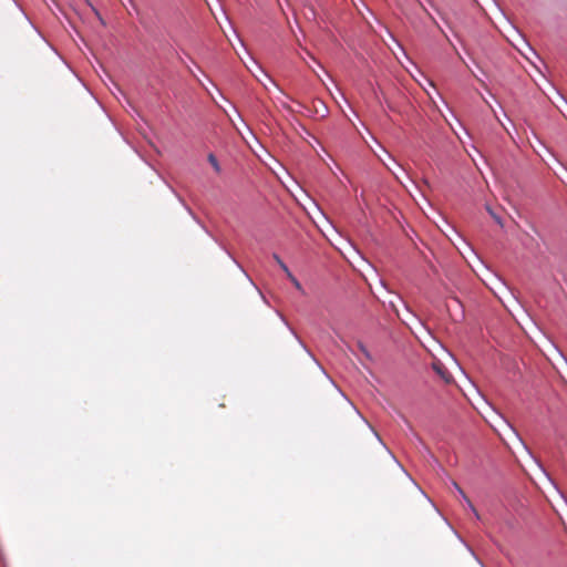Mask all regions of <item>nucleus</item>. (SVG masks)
I'll return each instance as SVG.
<instances>
[{
  "label": "nucleus",
  "instance_id": "nucleus-1",
  "mask_svg": "<svg viewBox=\"0 0 567 567\" xmlns=\"http://www.w3.org/2000/svg\"><path fill=\"white\" fill-rule=\"evenodd\" d=\"M247 69L251 72V74L256 78V80L264 85L265 89L268 90V83H270L274 86H276L277 89H279V85L267 73H265L259 66H258V69H259L260 74L262 75V78H260L258 74H256L248 66H247Z\"/></svg>",
  "mask_w": 567,
  "mask_h": 567
},
{
  "label": "nucleus",
  "instance_id": "nucleus-2",
  "mask_svg": "<svg viewBox=\"0 0 567 567\" xmlns=\"http://www.w3.org/2000/svg\"><path fill=\"white\" fill-rule=\"evenodd\" d=\"M291 196L295 198V200L305 209L307 210V205H306V202L311 204L313 207H316V205L311 202V199L309 198V196L303 193L302 190H300V194H295V193H291Z\"/></svg>",
  "mask_w": 567,
  "mask_h": 567
},
{
  "label": "nucleus",
  "instance_id": "nucleus-3",
  "mask_svg": "<svg viewBox=\"0 0 567 567\" xmlns=\"http://www.w3.org/2000/svg\"><path fill=\"white\" fill-rule=\"evenodd\" d=\"M433 369L436 371V373L444 379L446 382L451 380V374L444 369L441 362H434Z\"/></svg>",
  "mask_w": 567,
  "mask_h": 567
},
{
  "label": "nucleus",
  "instance_id": "nucleus-4",
  "mask_svg": "<svg viewBox=\"0 0 567 567\" xmlns=\"http://www.w3.org/2000/svg\"><path fill=\"white\" fill-rule=\"evenodd\" d=\"M453 486L456 489V492L458 493V495L462 497L464 503L466 504L467 508H473L472 501L468 498V496L465 494V492L461 488V486L455 482L453 483Z\"/></svg>",
  "mask_w": 567,
  "mask_h": 567
},
{
  "label": "nucleus",
  "instance_id": "nucleus-5",
  "mask_svg": "<svg viewBox=\"0 0 567 567\" xmlns=\"http://www.w3.org/2000/svg\"><path fill=\"white\" fill-rule=\"evenodd\" d=\"M207 159H208L209 164L213 166L214 171L217 174H219L221 168H220V165H219L216 156L213 153H209L208 156H207Z\"/></svg>",
  "mask_w": 567,
  "mask_h": 567
},
{
  "label": "nucleus",
  "instance_id": "nucleus-6",
  "mask_svg": "<svg viewBox=\"0 0 567 567\" xmlns=\"http://www.w3.org/2000/svg\"><path fill=\"white\" fill-rule=\"evenodd\" d=\"M357 348H358V351L367 359H371V354L370 352L368 351L367 347L361 342V341H358L357 342Z\"/></svg>",
  "mask_w": 567,
  "mask_h": 567
},
{
  "label": "nucleus",
  "instance_id": "nucleus-7",
  "mask_svg": "<svg viewBox=\"0 0 567 567\" xmlns=\"http://www.w3.org/2000/svg\"><path fill=\"white\" fill-rule=\"evenodd\" d=\"M288 277L290 278V281L293 285V287L303 295L305 290H303L301 284L295 277H292L291 275H288Z\"/></svg>",
  "mask_w": 567,
  "mask_h": 567
},
{
  "label": "nucleus",
  "instance_id": "nucleus-8",
  "mask_svg": "<svg viewBox=\"0 0 567 567\" xmlns=\"http://www.w3.org/2000/svg\"><path fill=\"white\" fill-rule=\"evenodd\" d=\"M468 509L473 513V515L475 516L476 519H481V515L474 505H473V508H468Z\"/></svg>",
  "mask_w": 567,
  "mask_h": 567
},
{
  "label": "nucleus",
  "instance_id": "nucleus-9",
  "mask_svg": "<svg viewBox=\"0 0 567 567\" xmlns=\"http://www.w3.org/2000/svg\"><path fill=\"white\" fill-rule=\"evenodd\" d=\"M411 75H412V78H413V79H414V80H415V81H416V82L422 86V89H423L425 92H429V91H430V87H425V86L420 82V80H419L414 74H412V73H411Z\"/></svg>",
  "mask_w": 567,
  "mask_h": 567
},
{
  "label": "nucleus",
  "instance_id": "nucleus-10",
  "mask_svg": "<svg viewBox=\"0 0 567 567\" xmlns=\"http://www.w3.org/2000/svg\"><path fill=\"white\" fill-rule=\"evenodd\" d=\"M491 217H492V218H493L497 224L502 225V219H501V217H499L497 214L493 213V215H491Z\"/></svg>",
  "mask_w": 567,
  "mask_h": 567
},
{
  "label": "nucleus",
  "instance_id": "nucleus-11",
  "mask_svg": "<svg viewBox=\"0 0 567 567\" xmlns=\"http://www.w3.org/2000/svg\"><path fill=\"white\" fill-rule=\"evenodd\" d=\"M274 258L276 259V261L281 266L284 267V261L281 260L280 256L277 255V254H274Z\"/></svg>",
  "mask_w": 567,
  "mask_h": 567
},
{
  "label": "nucleus",
  "instance_id": "nucleus-12",
  "mask_svg": "<svg viewBox=\"0 0 567 567\" xmlns=\"http://www.w3.org/2000/svg\"><path fill=\"white\" fill-rule=\"evenodd\" d=\"M425 81L430 87L434 89V83L431 80L425 79Z\"/></svg>",
  "mask_w": 567,
  "mask_h": 567
},
{
  "label": "nucleus",
  "instance_id": "nucleus-13",
  "mask_svg": "<svg viewBox=\"0 0 567 567\" xmlns=\"http://www.w3.org/2000/svg\"><path fill=\"white\" fill-rule=\"evenodd\" d=\"M425 93H426V94H427V96L431 99V101H432L433 105H434L435 107H437V106H436V104H435V102L433 101V97H432L431 92L429 91V92H425Z\"/></svg>",
  "mask_w": 567,
  "mask_h": 567
},
{
  "label": "nucleus",
  "instance_id": "nucleus-14",
  "mask_svg": "<svg viewBox=\"0 0 567 567\" xmlns=\"http://www.w3.org/2000/svg\"><path fill=\"white\" fill-rule=\"evenodd\" d=\"M486 210L489 215H493L494 210L489 207V205H486Z\"/></svg>",
  "mask_w": 567,
  "mask_h": 567
},
{
  "label": "nucleus",
  "instance_id": "nucleus-15",
  "mask_svg": "<svg viewBox=\"0 0 567 567\" xmlns=\"http://www.w3.org/2000/svg\"><path fill=\"white\" fill-rule=\"evenodd\" d=\"M398 48H400V51L402 52V54H405V51L403 48H401V44H398Z\"/></svg>",
  "mask_w": 567,
  "mask_h": 567
},
{
  "label": "nucleus",
  "instance_id": "nucleus-16",
  "mask_svg": "<svg viewBox=\"0 0 567 567\" xmlns=\"http://www.w3.org/2000/svg\"><path fill=\"white\" fill-rule=\"evenodd\" d=\"M398 48H400V51L402 52V54H405V51L403 48H401V44H398Z\"/></svg>",
  "mask_w": 567,
  "mask_h": 567
},
{
  "label": "nucleus",
  "instance_id": "nucleus-17",
  "mask_svg": "<svg viewBox=\"0 0 567 567\" xmlns=\"http://www.w3.org/2000/svg\"><path fill=\"white\" fill-rule=\"evenodd\" d=\"M398 48H400V51L402 52V54H405V51L403 48H401V44H398Z\"/></svg>",
  "mask_w": 567,
  "mask_h": 567
},
{
  "label": "nucleus",
  "instance_id": "nucleus-18",
  "mask_svg": "<svg viewBox=\"0 0 567 567\" xmlns=\"http://www.w3.org/2000/svg\"><path fill=\"white\" fill-rule=\"evenodd\" d=\"M398 48H400V51L402 52V54H405V51L403 48H401V44H398Z\"/></svg>",
  "mask_w": 567,
  "mask_h": 567
},
{
  "label": "nucleus",
  "instance_id": "nucleus-19",
  "mask_svg": "<svg viewBox=\"0 0 567 567\" xmlns=\"http://www.w3.org/2000/svg\"><path fill=\"white\" fill-rule=\"evenodd\" d=\"M447 355L450 357L451 361H452V362H454V363L456 364V362H455L454 358H453L451 354H447Z\"/></svg>",
  "mask_w": 567,
  "mask_h": 567
},
{
  "label": "nucleus",
  "instance_id": "nucleus-20",
  "mask_svg": "<svg viewBox=\"0 0 567 567\" xmlns=\"http://www.w3.org/2000/svg\"><path fill=\"white\" fill-rule=\"evenodd\" d=\"M306 212L309 214V217H310V218H313V215H312V214H310V212H309L308 209H307Z\"/></svg>",
  "mask_w": 567,
  "mask_h": 567
},
{
  "label": "nucleus",
  "instance_id": "nucleus-21",
  "mask_svg": "<svg viewBox=\"0 0 567 567\" xmlns=\"http://www.w3.org/2000/svg\"><path fill=\"white\" fill-rule=\"evenodd\" d=\"M306 212L309 214V217H310V218H313V215H312V214H310V212H309L308 209H307Z\"/></svg>",
  "mask_w": 567,
  "mask_h": 567
}]
</instances>
